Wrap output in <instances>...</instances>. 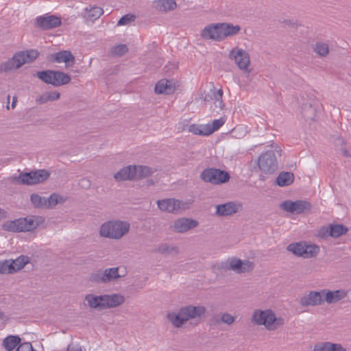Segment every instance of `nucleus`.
Here are the masks:
<instances>
[{
    "mask_svg": "<svg viewBox=\"0 0 351 351\" xmlns=\"http://www.w3.org/2000/svg\"><path fill=\"white\" fill-rule=\"evenodd\" d=\"M60 97V94L57 90L48 91L43 93L38 97L36 98V101L38 104H43L48 101H53L58 100Z\"/></svg>",
    "mask_w": 351,
    "mask_h": 351,
    "instance_id": "obj_30",
    "label": "nucleus"
},
{
    "mask_svg": "<svg viewBox=\"0 0 351 351\" xmlns=\"http://www.w3.org/2000/svg\"><path fill=\"white\" fill-rule=\"evenodd\" d=\"M294 180V175L291 172H282L276 178V184L280 186L290 185Z\"/></svg>",
    "mask_w": 351,
    "mask_h": 351,
    "instance_id": "obj_34",
    "label": "nucleus"
},
{
    "mask_svg": "<svg viewBox=\"0 0 351 351\" xmlns=\"http://www.w3.org/2000/svg\"><path fill=\"white\" fill-rule=\"evenodd\" d=\"M186 204L179 199L173 198L165 199L157 201L158 208L162 212L177 213L182 209H185Z\"/></svg>",
    "mask_w": 351,
    "mask_h": 351,
    "instance_id": "obj_16",
    "label": "nucleus"
},
{
    "mask_svg": "<svg viewBox=\"0 0 351 351\" xmlns=\"http://www.w3.org/2000/svg\"><path fill=\"white\" fill-rule=\"evenodd\" d=\"M199 129L202 132V136H209L212 134L209 123L205 125H199Z\"/></svg>",
    "mask_w": 351,
    "mask_h": 351,
    "instance_id": "obj_48",
    "label": "nucleus"
},
{
    "mask_svg": "<svg viewBox=\"0 0 351 351\" xmlns=\"http://www.w3.org/2000/svg\"><path fill=\"white\" fill-rule=\"evenodd\" d=\"M130 230L128 221L120 219L108 220L103 223L99 230L101 237L112 240H120L127 235Z\"/></svg>",
    "mask_w": 351,
    "mask_h": 351,
    "instance_id": "obj_4",
    "label": "nucleus"
},
{
    "mask_svg": "<svg viewBox=\"0 0 351 351\" xmlns=\"http://www.w3.org/2000/svg\"><path fill=\"white\" fill-rule=\"evenodd\" d=\"M36 25L43 29L57 27L61 24V19L54 15H45L36 18Z\"/></svg>",
    "mask_w": 351,
    "mask_h": 351,
    "instance_id": "obj_20",
    "label": "nucleus"
},
{
    "mask_svg": "<svg viewBox=\"0 0 351 351\" xmlns=\"http://www.w3.org/2000/svg\"><path fill=\"white\" fill-rule=\"evenodd\" d=\"M348 231V228L341 224L330 225L328 228H322L319 231V235L324 237L326 236H330L334 238H337Z\"/></svg>",
    "mask_w": 351,
    "mask_h": 351,
    "instance_id": "obj_21",
    "label": "nucleus"
},
{
    "mask_svg": "<svg viewBox=\"0 0 351 351\" xmlns=\"http://www.w3.org/2000/svg\"><path fill=\"white\" fill-rule=\"evenodd\" d=\"M242 209V204L236 202H228L216 206L215 214L217 216L225 217L232 215Z\"/></svg>",
    "mask_w": 351,
    "mask_h": 351,
    "instance_id": "obj_17",
    "label": "nucleus"
},
{
    "mask_svg": "<svg viewBox=\"0 0 351 351\" xmlns=\"http://www.w3.org/2000/svg\"><path fill=\"white\" fill-rule=\"evenodd\" d=\"M274 150L262 154L258 160L259 169L265 174L273 173L278 168V162L275 152L281 154V149L277 145H272Z\"/></svg>",
    "mask_w": 351,
    "mask_h": 351,
    "instance_id": "obj_6",
    "label": "nucleus"
},
{
    "mask_svg": "<svg viewBox=\"0 0 351 351\" xmlns=\"http://www.w3.org/2000/svg\"><path fill=\"white\" fill-rule=\"evenodd\" d=\"M136 16L133 14H128L122 16L118 21L117 25H128L135 21Z\"/></svg>",
    "mask_w": 351,
    "mask_h": 351,
    "instance_id": "obj_42",
    "label": "nucleus"
},
{
    "mask_svg": "<svg viewBox=\"0 0 351 351\" xmlns=\"http://www.w3.org/2000/svg\"><path fill=\"white\" fill-rule=\"evenodd\" d=\"M198 224V221L195 219L182 217L174 221L171 229L176 232L184 233L196 228Z\"/></svg>",
    "mask_w": 351,
    "mask_h": 351,
    "instance_id": "obj_18",
    "label": "nucleus"
},
{
    "mask_svg": "<svg viewBox=\"0 0 351 351\" xmlns=\"http://www.w3.org/2000/svg\"><path fill=\"white\" fill-rule=\"evenodd\" d=\"M135 165H130L123 167L114 176V178L117 181L123 180H135Z\"/></svg>",
    "mask_w": 351,
    "mask_h": 351,
    "instance_id": "obj_24",
    "label": "nucleus"
},
{
    "mask_svg": "<svg viewBox=\"0 0 351 351\" xmlns=\"http://www.w3.org/2000/svg\"><path fill=\"white\" fill-rule=\"evenodd\" d=\"M335 145L337 147L340 146L339 150L342 155L345 157L351 158V154L346 149L345 145V141L342 138H338L336 139Z\"/></svg>",
    "mask_w": 351,
    "mask_h": 351,
    "instance_id": "obj_41",
    "label": "nucleus"
},
{
    "mask_svg": "<svg viewBox=\"0 0 351 351\" xmlns=\"http://www.w3.org/2000/svg\"><path fill=\"white\" fill-rule=\"evenodd\" d=\"M21 339L19 336L10 335L3 341V346L7 351H12L19 344Z\"/></svg>",
    "mask_w": 351,
    "mask_h": 351,
    "instance_id": "obj_35",
    "label": "nucleus"
},
{
    "mask_svg": "<svg viewBox=\"0 0 351 351\" xmlns=\"http://www.w3.org/2000/svg\"><path fill=\"white\" fill-rule=\"evenodd\" d=\"M54 61L57 62H65L69 64V62L73 63L74 57L72 53L69 51H62L53 54Z\"/></svg>",
    "mask_w": 351,
    "mask_h": 351,
    "instance_id": "obj_32",
    "label": "nucleus"
},
{
    "mask_svg": "<svg viewBox=\"0 0 351 351\" xmlns=\"http://www.w3.org/2000/svg\"><path fill=\"white\" fill-rule=\"evenodd\" d=\"M287 249L294 255L304 258L315 257L319 252V247L317 245L307 244L306 242L292 243Z\"/></svg>",
    "mask_w": 351,
    "mask_h": 351,
    "instance_id": "obj_10",
    "label": "nucleus"
},
{
    "mask_svg": "<svg viewBox=\"0 0 351 351\" xmlns=\"http://www.w3.org/2000/svg\"><path fill=\"white\" fill-rule=\"evenodd\" d=\"M119 267H110L97 270L90 275L89 280L96 283H109L120 278Z\"/></svg>",
    "mask_w": 351,
    "mask_h": 351,
    "instance_id": "obj_12",
    "label": "nucleus"
},
{
    "mask_svg": "<svg viewBox=\"0 0 351 351\" xmlns=\"http://www.w3.org/2000/svg\"><path fill=\"white\" fill-rule=\"evenodd\" d=\"M153 7L159 12H167L175 10L177 3L176 0H154Z\"/></svg>",
    "mask_w": 351,
    "mask_h": 351,
    "instance_id": "obj_25",
    "label": "nucleus"
},
{
    "mask_svg": "<svg viewBox=\"0 0 351 351\" xmlns=\"http://www.w3.org/2000/svg\"><path fill=\"white\" fill-rule=\"evenodd\" d=\"M85 300L91 308L101 310L105 308V299L104 295H86Z\"/></svg>",
    "mask_w": 351,
    "mask_h": 351,
    "instance_id": "obj_26",
    "label": "nucleus"
},
{
    "mask_svg": "<svg viewBox=\"0 0 351 351\" xmlns=\"http://www.w3.org/2000/svg\"><path fill=\"white\" fill-rule=\"evenodd\" d=\"M66 351H82V348L79 343L71 342L68 345Z\"/></svg>",
    "mask_w": 351,
    "mask_h": 351,
    "instance_id": "obj_49",
    "label": "nucleus"
},
{
    "mask_svg": "<svg viewBox=\"0 0 351 351\" xmlns=\"http://www.w3.org/2000/svg\"><path fill=\"white\" fill-rule=\"evenodd\" d=\"M82 181H83V182H88L86 180H83Z\"/></svg>",
    "mask_w": 351,
    "mask_h": 351,
    "instance_id": "obj_53",
    "label": "nucleus"
},
{
    "mask_svg": "<svg viewBox=\"0 0 351 351\" xmlns=\"http://www.w3.org/2000/svg\"><path fill=\"white\" fill-rule=\"evenodd\" d=\"M322 289L319 291H310L307 295L303 296L300 300L302 306H319L324 302Z\"/></svg>",
    "mask_w": 351,
    "mask_h": 351,
    "instance_id": "obj_19",
    "label": "nucleus"
},
{
    "mask_svg": "<svg viewBox=\"0 0 351 351\" xmlns=\"http://www.w3.org/2000/svg\"><path fill=\"white\" fill-rule=\"evenodd\" d=\"M39 55L37 50L29 49L16 52L11 58L0 64L1 73H9L20 69L23 65L32 62Z\"/></svg>",
    "mask_w": 351,
    "mask_h": 351,
    "instance_id": "obj_5",
    "label": "nucleus"
},
{
    "mask_svg": "<svg viewBox=\"0 0 351 351\" xmlns=\"http://www.w3.org/2000/svg\"><path fill=\"white\" fill-rule=\"evenodd\" d=\"M200 177L204 182L213 184H223L227 182L230 179V175L227 171L215 168L204 169Z\"/></svg>",
    "mask_w": 351,
    "mask_h": 351,
    "instance_id": "obj_14",
    "label": "nucleus"
},
{
    "mask_svg": "<svg viewBox=\"0 0 351 351\" xmlns=\"http://www.w3.org/2000/svg\"><path fill=\"white\" fill-rule=\"evenodd\" d=\"M104 13L103 9L100 7L90 6L85 9L84 16L90 21H95L99 19Z\"/></svg>",
    "mask_w": 351,
    "mask_h": 351,
    "instance_id": "obj_33",
    "label": "nucleus"
},
{
    "mask_svg": "<svg viewBox=\"0 0 351 351\" xmlns=\"http://www.w3.org/2000/svg\"><path fill=\"white\" fill-rule=\"evenodd\" d=\"M280 208L283 210L293 215H300L308 212L311 209L310 202L305 200H291L284 201L280 204Z\"/></svg>",
    "mask_w": 351,
    "mask_h": 351,
    "instance_id": "obj_15",
    "label": "nucleus"
},
{
    "mask_svg": "<svg viewBox=\"0 0 351 351\" xmlns=\"http://www.w3.org/2000/svg\"><path fill=\"white\" fill-rule=\"evenodd\" d=\"M221 268L226 270H232L237 274H244L251 271L254 268V263L249 260L242 261L236 257L227 259L221 263Z\"/></svg>",
    "mask_w": 351,
    "mask_h": 351,
    "instance_id": "obj_11",
    "label": "nucleus"
},
{
    "mask_svg": "<svg viewBox=\"0 0 351 351\" xmlns=\"http://www.w3.org/2000/svg\"><path fill=\"white\" fill-rule=\"evenodd\" d=\"M173 90V89L171 86V82L166 79L158 81L155 86V92L158 94H170Z\"/></svg>",
    "mask_w": 351,
    "mask_h": 351,
    "instance_id": "obj_31",
    "label": "nucleus"
},
{
    "mask_svg": "<svg viewBox=\"0 0 351 351\" xmlns=\"http://www.w3.org/2000/svg\"><path fill=\"white\" fill-rule=\"evenodd\" d=\"M105 308H115L122 304L125 298L121 294L104 295Z\"/></svg>",
    "mask_w": 351,
    "mask_h": 351,
    "instance_id": "obj_28",
    "label": "nucleus"
},
{
    "mask_svg": "<svg viewBox=\"0 0 351 351\" xmlns=\"http://www.w3.org/2000/svg\"><path fill=\"white\" fill-rule=\"evenodd\" d=\"M30 199L34 206L45 208V197H42L37 194H32Z\"/></svg>",
    "mask_w": 351,
    "mask_h": 351,
    "instance_id": "obj_40",
    "label": "nucleus"
},
{
    "mask_svg": "<svg viewBox=\"0 0 351 351\" xmlns=\"http://www.w3.org/2000/svg\"><path fill=\"white\" fill-rule=\"evenodd\" d=\"M16 97H14L13 98V100H12V108H14L16 106Z\"/></svg>",
    "mask_w": 351,
    "mask_h": 351,
    "instance_id": "obj_51",
    "label": "nucleus"
},
{
    "mask_svg": "<svg viewBox=\"0 0 351 351\" xmlns=\"http://www.w3.org/2000/svg\"><path fill=\"white\" fill-rule=\"evenodd\" d=\"M225 119L220 118L218 119L214 120L212 123H209L210 128L211 130V133L213 134L215 131L218 130L224 123H225Z\"/></svg>",
    "mask_w": 351,
    "mask_h": 351,
    "instance_id": "obj_44",
    "label": "nucleus"
},
{
    "mask_svg": "<svg viewBox=\"0 0 351 351\" xmlns=\"http://www.w3.org/2000/svg\"><path fill=\"white\" fill-rule=\"evenodd\" d=\"M234 320H235V318L229 313H223L221 315V321L223 323L227 324L228 325H230L232 323H234Z\"/></svg>",
    "mask_w": 351,
    "mask_h": 351,
    "instance_id": "obj_46",
    "label": "nucleus"
},
{
    "mask_svg": "<svg viewBox=\"0 0 351 351\" xmlns=\"http://www.w3.org/2000/svg\"><path fill=\"white\" fill-rule=\"evenodd\" d=\"M8 261L12 267L10 268L11 273L14 274L23 269L29 263L30 258L27 256L21 255L15 260L10 259Z\"/></svg>",
    "mask_w": 351,
    "mask_h": 351,
    "instance_id": "obj_27",
    "label": "nucleus"
},
{
    "mask_svg": "<svg viewBox=\"0 0 351 351\" xmlns=\"http://www.w3.org/2000/svg\"><path fill=\"white\" fill-rule=\"evenodd\" d=\"M128 49L125 45H118L112 49V53L117 56H121L128 51Z\"/></svg>",
    "mask_w": 351,
    "mask_h": 351,
    "instance_id": "obj_43",
    "label": "nucleus"
},
{
    "mask_svg": "<svg viewBox=\"0 0 351 351\" xmlns=\"http://www.w3.org/2000/svg\"><path fill=\"white\" fill-rule=\"evenodd\" d=\"M5 318V316L4 315V313L0 311V319H4Z\"/></svg>",
    "mask_w": 351,
    "mask_h": 351,
    "instance_id": "obj_52",
    "label": "nucleus"
},
{
    "mask_svg": "<svg viewBox=\"0 0 351 351\" xmlns=\"http://www.w3.org/2000/svg\"><path fill=\"white\" fill-rule=\"evenodd\" d=\"M36 75L43 82L52 84L54 86L65 85L71 81L70 76L61 71H38Z\"/></svg>",
    "mask_w": 351,
    "mask_h": 351,
    "instance_id": "obj_9",
    "label": "nucleus"
},
{
    "mask_svg": "<svg viewBox=\"0 0 351 351\" xmlns=\"http://www.w3.org/2000/svg\"><path fill=\"white\" fill-rule=\"evenodd\" d=\"M241 27L232 23H210L205 26L201 31V36L204 40L221 42L228 38L235 36L239 34Z\"/></svg>",
    "mask_w": 351,
    "mask_h": 351,
    "instance_id": "obj_1",
    "label": "nucleus"
},
{
    "mask_svg": "<svg viewBox=\"0 0 351 351\" xmlns=\"http://www.w3.org/2000/svg\"><path fill=\"white\" fill-rule=\"evenodd\" d=\"M11 265L9 263L8 260H5L3 261H0V274H12L10 269Z\"/></svg>",
    "mask_w": 351,
    "mask_h": 351,
    "instance_id": "obj_45",
    "label": "nucleus"
},
{
    "mask_svg": "<svg viewBox=\"0 0 351 351\" xmlns=\"http://www.w3.org/2000/svg\"><path fill=\"white\" fill-rule=\"evenodd\" d=\"M64 198L56 194H51L48 198H45V208H53L56 206L58 203L64 202Z\"/></svg>",
    "mask_w": 351,
    "mask_h": 351,
    "instance_id": "obj_37",
    "label": "nucleus"
},
{
    "mask_svg": "<svg viewBox=\"0 0 351 351\" xmlns=\"http://www.w3.org/2000/svg\"><path fill=\"white\" fill-rule=\"evenodd\" d=\"M6 217H7L6 211L0 208V219H4Z\"/></svg>",
    "mask_w": 351,
    "mask_h": 351,
    "instance_id": "obj_50",
    "label": "nucleus"
},
{
    "mask_svg": "<svg viewBox=\"0 0 351 351\" xmlns=\"http://www.w3.org/2000/svg\"><path fill=\"white\" fill-rule=\"evenodd\" d=\"M38 226V223L34 217H27L12 221H6L3 223L2 228L8 232H20L32 231Z\"/></svg>",
    "mask_w": 351,
    "mask_h": 351,
    "instance_id": "obj_7",
    "label": "nucleus"
},
{
    "mask_svg": "<svg viewBox=\"0 0 351 351\" xmlns=\"http://www.w3.org/2000/svg\"><path fill=\"white\" fill-rule=\"evenodd\" d=\"M210 99L213 101L215 108L222 110L225 106L222 99L223 90L221 88L217 89L214 87L210 89Z\"/></svg>",
    "mask_w": 351,
    "mask_h": 351,
    "instance_id": "obj_29",
    "label": "nucleus"
},
{
    "mask_svg": "<svg viewBox=\"0 0 351 351\" xmlns=\"http://www.w3.org/2000/svg\"><path fill=\"white\" fill-rule=\"evenodd\" d=\"M324 302L327 304L336 303L347 296V291L343 289L330 291L322 289Z\"/></svg>",
    "mask_w": 351,
    "mask_h": 351,
    "instance_id": "obj_22",
    "label": "nucleus"
},
{
    "mask_svg": "<svg viewBox=\"0 0 351 351\" xmlns=\"http://www.w3.org/2000/svg\"><path fill=\"white\" fill-rule=\"evenodd\" d=\"M314 51L319 56L325 57L329 53L328 44L322 42H317L313 46Z\"/></svg>",
    "mask_w": 351,
    "mask_h": 351,
    "instance_id": "obj_39",
    "label": "nucleus"
},
{
    "mask_svg": "<svg viewBox=\"0 0 351 351\" xmlns=\"http://www.w3.org/2000/svg\"><path fill=\"white\" fill-rule=\"evenodd\" d=\"M156 252L162 254H176L178 253V249L176 246L169 245L167 243L159 245L155 250Z\"/></svg>",
    "mask_w": 351,
    "mask_h": 351,
    "instance_id": "obj_36",
    "label": "nucleus"
},
{
    "mask_svg": "<svg viewBox=\"0 0 351 351\" xmlns=\"http://www.w3.org/2000/svg\"><path fill=\"white\" fill-rule=\"evenodd\" d=\"M152 171L151 168L147 166H135V180L145 178L151 175Z\"/></svg>",
    "mask_w": 351,
    "mask_h": 351,
    "instance_id": "obj_38",
    "label": "nucleus"
},
{
    "mask_svg": "<svg viewBox=\"0 0 351 351\" xmlns=\"http://www.w3.org/2000/svg\"><path fill=\"white\" fill-rule=\"evenodd\" d=\"M49 177V173L47 170L40 169L29 173H21L19 176H13L10 180L15 184L32 185L43 182Z\"/></svg>",
    "mask_w": 351,
    "mask_h": 351,
    "instance_id": "obj_8",
    "label": "nucleus"
},
{
    "mask_svg": "<svg viewBox=\"0 0 351 351\" xmlns=\"http://www.w3.org/2000/svg\"><path fill=\"white\" fill-rule=\"evenodd\" d=\"M251 322L257 326H263L269 331L276 330L285 324L281 316H277L271 308H256L254 310Z\"/></svg>",
    "mask_w": 351,
    "mask_h": 351,
    "instance_id": "obj_2",
    "label": "nucleus"
},
{
    "mask_svg": "<svg viewBox=\"0 0 351 351\" xmlns=\"http://www.w3.org/2000/svg\"><path fill=\"white\" fill-rule=\"evenodd\" d=\"M205 311L206 309L202 306L189 305L181 308L178 313L169 312L167 318L174 327L180 328L191 319H199Z\"/></svg>",
    "mask_w": 351,
    "mask_h": 351,
    "instance_id": "obj_3",
    "label": "nucleus"
},
{
    "mask_svg": "<svg viewBox=\"0 0 351 351\" xmlns=\"http://www.w3.org/2000/svg\"><path fill=\"white\" fill-rule=\"evenodd\" d=\"M228 58L234 61L239 69L245 73H249L250 58L247 51L238 47H233L229 53Z\"/></svg>",
    "mask_w": 351,
    "mask_h": 351,
    "instance_id": "obj_13",
    "label": "nucleus"
},
{
    "mask_svg": "<svg viewBox=\"0 0 351 351\" xmlns=\"http://www.w3.org/2000/svg\"><path fill=\"white\" fill-rule=\"evenodd\" d=\"M189 131L195 135L202 136V132L199 129V125L191 124L189 127Z\"/></svg>",
    "mask_w": 351,
    "mask_h": 351,
    "instance_id": "obj_47",
    "label": "nucleus"
},
{
    "mask_svg": "<svg viewBox=\"0 0 351 351\" xmlns=\"http://www.w3.org/2000/svg\"><path fill=\"white\" fill-rule=\"evenodd\" d=\"M311 351H347L346 349L339 343L331 341H323L315 343Z\"/></svg>",
    "mask_w": 351,
    "mask_h": 351,
    "instance_id": "obj_23",
    "label": "nucleus"
}]
</instances>
